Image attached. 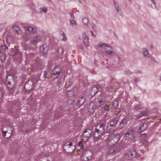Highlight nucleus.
<instances>
[{"instance_id": "7ed1b4c3", "label": "nucleus", "mask_w": 161, "mask_h": 161, "mask_svg": "<svg viewBox=\"0 0 161 161\" xmlns=\"http://www.w3.org/2000/svg\"><path fill=\"white\" fill-rule=\"evenodd\" d=\"M107 145H109V146L105 150L108 154H115L120 151V147L119 146H114V145H112L111 143L110 145L107 143Z\"/></svg>"}, {"instance_id": "f03ea898", "label": "nucleus", "mask_w": 161, "mask_h": 161, "mask_svg": "<svg viewBox=\"0 0 161 161\" xmlns=\"http://www.w3.org/2000/svg\"><path fill=\"white\" fill-rule=\"evenodd\" d=\"M104 125L103 124H98L95 128L94 136L96 138H100L104 131Z\"/></svg>"}, {"instance_id": "473e14b6", "label": "nucleus", "mask_w": 161, "mask_h": 161, "mask_svg": "<svg viewBox=\"0 0 161 161\" xmlns=\"http://www.w3.org/2000/svg\"><path fill=\"white\" fill-rule=\"evenodd\" d=\"M16 56H18L19 58V60L20 59H21L22 56L20 54V53H19V54L18 53H15V57L14 58L15 59V57Z\"/></svg>"}, {"instance_id": "a18cd8bd", "label": "nucleus", "mask_w": 161, "mask_h": 161, "mask_svg": "<svg viewBox=\"0 0 161 161\" xmlns=\"http://www.w3.org/2000/svg\"><path fill=\"white\" fill-rule=\"evenodd\" d=\"M26 37H28V38H29L30 36H28V35H24V38H25Z\"/></svg>"}, {"instance_id": "de8ad7c7", "label": "nucleus", "mask_w": 161, "mask_h": 161, "mask_svg": "<svg viewBox=\"0 0 161 161\" xmlns=\"http://www.w3.org/2000/svg\"><path fill=\"white\" fill-rule=\"evenodd\" d=\"M70 16L72 18H73L74 17V16H73V15H72L71 14H70Z\"/></svg>"}, {"instance_id": "dca6fc26", "label": "nucleus", "mask_w": 161, "mask_h": 161, "mask_svg": "<svg viewBox=\"0 0 161 161\" xmlns=\"http://www.w3.org/2000/svg\"><path fill=\"white\" fill-rule=\"evenodd\" d=\"M25 28V30L27 31V32H29L30 33V35H29V36L30 35L32 34L33 33L35 32L36 31V29L33 27H27Z\"/></svg>"}, {"instance_id": "2eb2a0df", "label": "nucleus", "mask_w": 161, "mask_h": 161, "mask_svg": "<svg viewBox=\"0 0 161 161\" xmlns=\"http://www.w3.org/2000/svg\"><path fill=\"white\" fill-rule=\"evenodd\" d=\"M96 106L93 103H91L89 106L88 112L92 114L94 112Z\"/></svg>"}, {"instance_id": "cd10ccee", "label": "nucleus", "mask_w": 161, "mask_h": 161, "mask_svg": "<svg viewBox=\"0 0 161 161\" xmlns=\"http://www.w3.org/2000/svg\"><path fill=\"white\" fill-rule=\"evenodd\" d=\"M143 51L144 55L147 57H148L149 55L148 53V50L146 49L143 48Z\"/></svg>"}, {"instance_id": "7c9ffc66", "label": "nucleus", "mask_w": 161, "mask_h": 161, "mask_svg": "<svg viewBox=\"0 0 161 161\" xmlns=\"http://www.w3.org/2000/svg\"><path fill=\"white\" fill-rule=\"evenodd\" d=\"M89 21L88 19L87 18H84L82 19V22L85 25H86L88 23Z\"/></svg>"}, {"instance_id": "8fccbe9b", "label": "nucleus", "mask_w": 161, "mask_h": 161, "mask_svg": "<svg viewBox=\"0 0 161 161\" xmlns=\"http://www.w3.org/2000/svg\"><path fill=\"white\" fill-rule=\"evenodd\" d=\"M95 26V25L93 24V25H92V28H93Z\"/></svg>"}, {"instance_id": "c9c22d12", "label": "nucleus", "mask_w": 161, "mask_h": 161, "mask_svg": "<svg viewBox=\"0 0 161 161\" xmlns=\"http://www.w3.org/2000/svg\"><path fill=\"white\" fill-rule=\"evenodd\" d=\"M97 90V87H94L91 89L90 92H91L92 91H96Z\"/></svg>"}, {"instance_id": "49530a36", "label": "nucleus", "mask_w": 161, "mask_h": 161, "mask_svg": "<svg viewBox=\"0 0 161 161\" xmlns=\"http://www.w3.org/2000/svg\"><path fill=\"white\" fill-rule=\"evenodd\" d=\"M73 151H74V150L73 149H72L71 151H69L68 152H69V153H72L73 152Z\"/></svg>"}, {"instance_id": "9d476101", "label": "nucleus", "mask_w": 161, "mask_h": 161, "mask_svg": "<svg viewBox=\"0 0 161 161\" xmlns=\"http://www.w3.org/2000/svg\"><path fill=\"white\" fill-rule=\"evenodd\" d=\"M98 46L103 48L106 47V52L109 55L112 56L114 54V53L111 50H108V49H111V47L110 46H107L105 44H99Z\"/></svg>"}, {"instance_id": "58836bf2", "label": "nucleus", "mask_w": 161, "mask_h": 161, "mask_svg": "<svg viewBox=\"0 0 161 161\" xmlns=\"http://www.w3.org/2000/svg\"><path fill=\"white\" fill-rule=\"evenodd\" d=\"M3 27H4V25L3 24H0V31L3 28Z\"/></svg>"}, {"instance_id": "423d86ee", "label": "nucleus", "mask_w": 161, "mask_h": 161, "mask_svg": "<svg viewBox=\"0 0 161 161\" xmlns=\"http://www.w3.org/2000/svg\"><path fill=\"white\" fill-rule=\"evenodd\" d=\"M6 83L8 88L10 89L13 88L14 85L13 77L11 75H8Z\"/></svg>"}, {"instance_id": "a211bd4d", "label": "nucleus", "mask_w": 161, "mask_h": 161, "mask_svg": "<svg viewBox=\"0 0 161 161\" xmlns=\"http://www.w3.org/2000/svg\"><path fill=\"white\" fill-rule=\"evenodd\" d=\"M140 115L138 116L137 117V118L133 119H139L141 117H142L143 116H146L148 112L147 110H144L142 111H140Z\"/></svg>"}, {"instance_id": "a878e982", "label": "nucleus", "mask_w": 161, "mask_h": 161, "mask_svg": "<svg viewBox=\"0 0 161 161\" xmlns=\"http://www.w3.org/2000/svg\"><path fill=\"white\" fill-rule=\"evenodd\" d=\"M110 105V103L109 102L106 103L104 107V109L106 111H108L109 110V107Z\"/></svg>"}, {"instance_id": "0eeeda50", "label": "nucleus", "mask_w": 161, "mask_h": 161, "mask_svg": "<svg viewBox=\"0 0 161 161\" xmlns=\"http://www.w3.org/2000/svg\"><path fill=\"white\" fill-rule=\"evenodd\" d=\"M8 48L5 46H1L0 47V59L2 61H4L6 59L5 53L6 50Z\"/></svg>"}, {"instance_id": "393cba45", "label": "nucleus", "mask_w": 161, "mask_h": 161, "mask_svg": "<svg viewBox=\"0 0 161 161\" xmlns=\"http://www.w3.org/2000/svg\"><path fill=\"white\" fill-rule=\"evenodd\" d=\"M30 82V81H28L25 85V88L26 90H29L32 88L31 86L30 88H28L29 86H30L29 85V82Z\"/></svg>"}, {"instance_id": "603ef678", "label": "nucleus", "mask_w": 161, "mask_h": 161, "mask_svg": "<svg viewBox=\"0 0 161 161\" xmlns=\"http://www.w3.org/2000/svg\"><path fill=\"white\" fill-rule=\"evenodd\" d=\"M160 80H161V79H160Z\"/></svg>"}, {"instance_id": "20e7f679", "label": "nucleus", "mask_w": 161, "mask_h": 161, "mask_svg": "<svg viewBox=\"0 0 161 161\" xmlns=\"http://www.w3.org/2000/svg\"><path fill=\"white\" fill-rule=\"evenodd\" d=\"M135 137V131L133 129L127 131L124 136L125 139L128 141L132 140Z\"/></svg>"}, {"instance_id": "79ce46f5", "label": "nucleus", "mask_w": 161, "mask_h": 161, "mask_svg": "<svg viewBox=\"0 0 161 161\" xmlns=\"http://www.w3.org/2000/svg\"><path fill=\"white\" fill-rule=\"evenodd\" d=\"M72 93V92H68V97H71V96H70L69 95L71 94Z\"/></svg>"}, {"instance_id": "6e6552de", "label": "nucleus", "mask_w": 161, "mask_h": 161, "mask_svg": "<svg viewBox=\"0 0 161 161\" xmlns=\"http://www.w3.org/2000/svg\"><path fill=\"white\" fill-rule=\"evenodd\" d=\"M120 138V136L119 134L113 135L112 136L111 139L108 141V145H110V143L112 145H114L119 141Z\"/></svg>"}, {"instance_id": "6ab92c4d", "label": "nucleus", "mask_w": 161, "mask_h": 161, "mask_svg": "<svg viewBox=\"0 0 161 161\" xmlns=\"http://www.w3.org/2000/svg\"><path fill=\"white\" fill-rule=\"evenodd\" d=\"M82 36L83 37V41L84 43L86 45H87L88 44V39L87 36H86V33H84L83 34Z\"/></svg>"}, {"instance_id": "bb28decb", "label": "nucleus", "mask_w": 161, "mask_h": 161, "mask_svg": "<svg viewBox=\"0 0 161 161\" xmlns=\"http://www.w3.org/2000/svg\"><path fill=\"white\" fill-rule=\"evenodd\" d=\"M85 101V99H84V97L82 96L81 97L79 98L78 100V103L80 104H82Z\"/></svg>"}, {"instance_id": "a19ab883", "label": "nucleus", "mask_w": 161, "mask_h": 161, "mask_svg": "<svg viewBox=\"0 0 161 161\" xmlns=\"http://www.w3.org/2000/svg\"><path fill=\"white\" fill-rule=\"evenodd\" d=\"M47 72L46 71H45L44 75V78H46L47 77Z\"/></svg>"}, {"instance_id": "c03bdc74", "label": "nucleus", "mask_w": 161, "mask_h": 161, "mask_svg": "<svg viewBox=\"0 0 161 161\" xmlns=\"http://www.w3.org/2000/svg\"><path fill=\"white\" fill-rule=\"evenodd\" d=\"M92 93V96H94L96 94V93L94 92L93 93Z\"/></svg>"}, {"instance_id": "f257e3e1", "label": "nucleus", "mask_w": 161, "mask_h": 161, "mask_svg": "<svg viewBox=\"0 0 161 161\" xmlns=\"http://www.w3.org/2000/svg\"><path fill=\"white\" fill-rule=\"evenodd\" d=\"M92 132L90 129H86L84 132L83 134V140H82L78 143V146L82 149H84L85 147L86 142L89 138L91 137Z\"/></svg>"}, {"instance_id": "2f4dec72", "label": "nucleus", "mask_w": 161, "mask_h": 161, "mask_svg": "<svg viewBox=\"0 0 161 161\" xmlns=\"http://www.w3.org/2000/svg\"><path fill=\"white\" fill-rule=\"evenodd\" d=\"M60 35H62L63 36V38L62 40L64 41H66L67 40V38L65 37V35L64 33L62 31H61L60 32Z\"/></svg>"}, {"instance_id": "72a5a7b5", "label": "nucleus", "mask_w": 161, "mask_h": 161, "mask_svg": "<svg viewBox=\"0 0 161 161\" xmlns=\"http://www.w3.org/2000/svg\"><path fill=\"white\" fill-rule=\"evenodd\" d=\"M70 24L74 26L76 25V22L73 20H70Z\"/></svg>"}, {"instance_id": "c756f323", "label": "nucleus", "mask_w": 161, "mask_h": 161, "mask_svg": "<svg viewBox=\"0 0 161 161\" xmlns=\"http://www.w3.org/2000/svg\"><path fill=\"white\" fill-rule=\"evenodd\" d=\"M14 28V30L15 31V32L16 33L19 34L21 32L20 30L18 28V27L15 26Z\"/></svg>"}, {"instance_id": "4468645a", "label": "nucleus", "mask_w": 161, "mask_h": 161, "mask_svg": "<svg viewBox=\"0 0 161 161\" xmlns=\"http://www.w3.org/2000/svg\"><path fill=\"white\" fill-rule=\"evenodd\" d=\"M117 119L114 118L109 122L108 124V128L109 126L112 127H115L117 123Z\"/></svg>"}, {"instance_id": "b1692460", "label": "nucleus", "mask_w": 161, "mask_h": 161, "mask_svg": "<svg viewBox=\"0 0 161 161\" xmlns=\"http://www.w3.org/2000/svg\"><path fill=\"white\" fill-rule=\"evenodd\" d=\"M58 68H56L53 69V71L52 74L54 75H58L60 74V72L58 71Z\"/></svg>"}, {"instance_id": "09e8293b", "label": "nucleus", "mask_w": 161, "mask_h": 161, "mask_svg": "<svg viewBox=\"0 0 161 161\" xmlns=\"http://www.w3.org/2000/svg\"><path fill=\"white\" fill-rule=\"evenodd\" d=\"M152 2H153V3L154 4H155V2H154V1L153 0H151Z\"/></svg>"}, {"instance_id": "aec40b11", "label": "nucleus", "mask_w": 161, "mask_h": 161, "mask_svg": "<svg viewBox=\"0 0 161 161\" xmlns=\"http://www.w3.org/2000/svg\"><path fill=\"white\" fill-rule=\"evenodd\" d=\"M40 50L41 52L43 53H46L48 51V48L46 45H43L40 47Z\"/></svg>"}, {"instance_id": "4c0bfd02", "label": "nucleus", "mask_w": 161, "mask_h": 161, "mask_svg": "<svg viewBox=\"0 0 161 161\" xmlns=\"http://www.w3.org/2000/svg\"><path fill=\"white\" fill-rule=\"evenodd\" d=\"M2 93L1 90H0V102L1 101V97H2Z\"/></svg>"}, {"instance_id": "c85d7f7f", "label": "nucleus", "mask_w": 161, "mask_h": 161, "mask_svg": "<svg viewBox=\"0 0 161 161\" xmlns=\"http://www.w3.org/2000/svg\"><path fill=\"white\" fill-rule=\"evenodd\" d=\"M113 106L115 108H117L118 105V102L117 100H114L112 103Z\"/></svg>"}, {"instance_id": "9b49d317", "label": "nucleus", "mask_w": 161, "mask_h": 161, "mask_svg": "<svg viewBox=\"0 0 161 161\" xmlns=\"http://www.w3.org/2000/svg\"><path fill=\"white\" fill-rule=\"evenodd\" d=\"M104 93H102L100 96L98 98V102H99V105L97 107L99 108L103 104L105 100V98L104 96Z\"/></svg>"}, {"instance_id": "1a4fd4ad", "label": "nucleus", "mask_w": 161, "mask_h": 161, "mask_svg": "<svg viewBox=\"0 0 161 161\" xmlns=\"http://www.w3.org/2000/svg\"><path fill=\"white\" fill-rule=\"evenodd\" d=\"M92 154L90 151H86L82 154V159L85 161L89 160L91 158Z\"/></svg>"}, {"instance_id": "3c124183", "label": "nucleus", "mask_w": 161, "mask_h": 161, "mask_svg": "<svg viewBox=\"0 0 161 161\" xmlns=\"http://www.w3.org/2000/svg\"><path fill=\"white\" fill-rule=\"evenodd\" d=\"M39 69H41V67H39Z\"/></svg>"}, {"instance_id": "ddd939ff", "label": "nucleus", "mask_w": 161, "mask_h": 161, "mask_svg": "<svg viewBox=\"0 0 161 161\" xmlns=\"http://www.w3.org/2000/svg\"><path fill=\"white\" fill-rule=\"evenodd\" d=\"M136 154V151L132 150L131 151H127L125 153V156L129 158H132V157L134 156Z\"/></svg>"}, {"instance_id": "f8f14e48", "label": "nucleus", "mask_w": 161, "mask_h": 161, "mask_svg": "<svg viewBox=\"0 0 161 161\" xmlns=\"http://www.w3.org/2000/svg\"><path fill=\"white\" fill-rule=\"evenodd\" d=\"M147 124L145 122L141 124L138 130V132L140 133L144 131L147 129Z\"/></svg>"}, {"instance_id": "5701e85b", "label": "nucleus", "mask_w": 161, "mask_h": 161, "mask_svg": "<svg viewBox=\"0 0 161 161\" xmlns=\"http://www.w3.org/2000/svg\"><path fill=\"white\" fill-rule=\"evenodd\" d=\"M71 146H73L74 147L75 145H73V143L72 142H67L66 143L65 145H64V147L65 148L68 147L69 149H70L71 147Z\"/></svg>"}, {"instance_id": "4be33fe9", "label": "nucleus", "mask_w": 161, "mask_h": 161, "mask_svg": "<svg viewBox=\"0 0 161 161\" xmlns=\"http://www.w3.org/2000/svg\"><path fill=\"white\" fill-rule=\"evenodd\" d=\"M114 3L115 7L117 12L119 13V14L121 15L122 14V12L120 9H119V4L115 2H114Z\"/></svg>"}, {"instance_id": "f3484780", "label": "nucleus", "mask_w": 161, "mask_h": 161, "mask_svg": "<svg viewBox=\"0 0 161 161\" xmlns=\"http://www.w3.org/2000/svg\"><path fill=\"white\" fill-rule=\"evenodd\" d=\"M127 121V119L125 118L122 119L119 125V127L120 129L124 127Z\"/></svg>"}, {"instance_id": "e433bc0d", "label": "nucleus", "mask_w": 161, "mask_h": 161, "mask_svg": "<svg viewBox=\"0 0 161 161\" xmlns=\"http://www.w3.org/2000/svg\"><path fill=\"white\" fill-rule=\"evenodd\" d=\"M68 102L69 103L71 104L74 102V100H69L68 101Z\"/></svg>"}, {"instance_id": "37998d69", "label": "nucleus", "mask_w": 161, "mask_h": 161, "mask_svg": "<svg viewBox=\"0 0 161 161\" xmlns=\"http://www.w3.org/2000/svg\"><path fill=\"white\" fill-rule=\"evenodd\" d=\"M90 33H91L92 36H95L94 34L92 32L90 31Z\"/></svg>"}, {"instance_id": "f704fd0d", "label": "nucleus", "mask_w": 161, "mask_h": 161, "mask_svg": "<svg viewBox=\"0 0 161 161\" xmlns=\"http://www.w3.org/2000/svg\"><path fill=\"white\" fill-rule=\"evenodd\" d=\"M41 11L44 12H46L47 11V9L45 8H40Z\"/></svg>"}, {"instance_id": "39448f33", "label": "nucleus", "mask_w": 161, "mask_h": 161, "mask_svg": "<svg viewBox=\"0 0 161 161\" xmlns=\"http://www.w3.org/2000/svg\"><path fill=\"white\" fill-rule=\"evenodd\" d=\"M2 131L4 136L7 138H9L11 136L12 132L11 128L8 126H7L6 127L3 128Z\"/></svg>"}, {"instance_id": "ea45409f", "label": "nucleus", "mask_w": 161, "mask_h": 161, "mask_svg": "<svg viewBox=\"0 0 161 161\" xmlns=\"http://www.w3.org/2000/svg\"><path fill=\"white\" fill-rule=\"evenodd\" d=\"M117 110H116V114H119V113L120 112V111L119 109H117Z\"/></svg>"}, {"instance_id": "412c9836", "label": "nucleus", "mask_w": 161, "mask_h": 161, "mask_svg": "<svg viewBox=\"0 0 161 161\" xmlns=\"http://www.w3.org/2000/svg\"><path fill=\"white\" fill-rule=\"evenodd\" d=\"M41 38V37L40 36L34 37L32 38L31 42L32 43L35 44L38 42Z\"/></svg>"}]
</instances>
